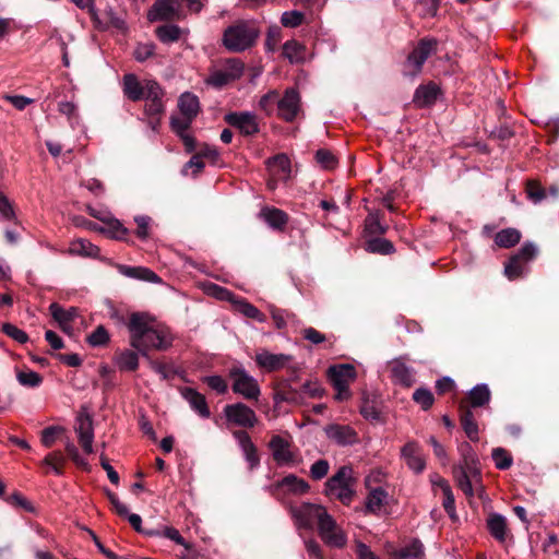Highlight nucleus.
<instances>
[{
  "mask_svg": "<svg viewBox=\"0 0 559 559\" xmlns=\"http://www.w3.org/2000/svg\"><path fill=\"white\" fill-rule=\"evenodd\" d=\"M461 460L453 466V476L457 487L468 498L477 493H484L481 471L477 454L468 442H462L457 447Z\"/></svg>",
  "mask_w": 559,
  "mask_h": 559,
  "instance_id": "obj_2",
  "label": "nucleus"
},
{
  "mask_svg": "<svg viewBox=\"0 0 559 559\" xmlns=\"http://www.w3.org/2000/svg\"><path fill=\"white\" fill-rule=\"evenodd\" d=\"M304 21V13L297 10L286 11L282 14L281 23L285 27H297Z\"/></svg>",
  "mask_w": 559,
  "mask_h": 559,
  "instance_id": "obj_54",
  "label": "nucleus"
},
{
  "mask_svg": "<svg viewBox=\"0 0 559 559\" xmlns=\"http://www.w3.org/2000/svg\"><path fill=\"white\" fill-rule=\"evenodd\" d=\"M393 559H425V549L421 542L414 539L407 545L395 550L392 555Z\"/></svg>",
  "mask_w": 559,
  "mask_h": 559,
  "instance_id": "obj_34",
  "label": "nucleus"
},
{
  "mask_svg": "<svg viewBox=\"0 0 559 559\" xmlns=\"http://www.w3.org/2000/svg\"><path fill=\"white\" fill-rule=\"evenodd\" d=\"M316 159L324 169H333L336 166L335 156L328 150L317 151Z\"/></svg>",
  "mask_w": 559,
  "mask_h": 559,
  "instance_id": "obj_59",
  "label": "nucleus"
},
{
  "mask_svg": "<svg viewBox=\"0 0 559 559\" xmlns=\"http://www.w3.org/2000/svg\"><path fill=\"white\" fill-rule=\"evenodd\" d=\"M537 247L532 242L524 243L521 249L510 258L504 265V275L510 280H516L528 272V263L536 257Z\"/></svg>",
  "mask_w": 559,
  "mask_h": 559,
  "instance_id": "obj_6",
  "label": "nucleus"
},
{
  "mask_svg": "<svg viewBox=\"0 0 559 559\" xmlns=\"http://www.w3.org/2000/svg\"><path fill=\"white\" fill-rule=\"evenodd\" d=\"M487 527L490 535L499 543H504L508 537L507 519L499 513H491L487 519Z\"/></svg>",
  "mask_w": 559,
  "mask_h": 559,
  "instance_id": "obj_30",
  "label": "nucleus"
},
{
  "mask_svg": "<svg viewBox=\"0 0 559 559\" xmlns=\"http://www.w3.org/2000/svg\"><path fill=\"white\" fill-rule=\"evenodd\" d=\"M106 224L108 226L107 229L97 227L96 224L91 222L87 223V227L94 230H99L102 233L107 231L110 235V237L115 239H123L124 236L128 234V229L123 227V225L117 218L108 217Z\"/></svg>",
  "mask_w": 559,
  "mask_h": 559,
  "instance_id": "obj_39",
  "label": "nucleus"
},
{
  "mask_svg": "<svg viewBox=\"0 0 559 559\" xmlns=\"http://www.w3.org/2000/svg\"><path fill=\"white\" fill-rule=\"evenodd\" d=\"M203 290L209 296H212L218 300L229 301L230 304H233L236 298V296L230 290L212 282L204 283Z\"/></svg>",
  "mask_w": 559,
  "mask_h": 559,
  "instance_id": "obj_45",
  "label": "nucleus"
},
{
  "mask_svg": "<svg viewBox=\"0 0 559 559\" xmlns=\"http://www.w3.org/2000/svg\"><path fill=\"white\" fill-rule=\"evenodd\" d=\"M203 381L219 394L226 393L228 389L226 381L221 376H207Z\"/></svg>",
  "mask_w": 559,
  "mask_h": 559,
  "instance_id": "obj_64",
  "label": "nucleus"
},
{
  "mask_svg": "<svg viewBox=\"0 0 559 559\" xmlns=\"http://www.w3.org/2000/svg\"><path fill=\"white\" fill-rule=\"evenodd\" d=\"M179 393L189 404L190 408L202 418H209L211 412L206 403L205 396L192 388H180Z\"/></svg>",
  "mask_w": 559,
  "mask_h": 559,
  "instance_id": "obj_18",
  "label": "nucleus"
},
{
  "mask_svg": "<svg viewBox=\"0 0 559 559\" xmlns=\"http://www.w3.org/2000/svg\"><path fill=\"white\" fill-rule=\"evenodd\" d=\"M114 361L120 371H135L139 367V354L132 349H123L116 354Z\"/></svg>",
  "mask_w": 559,
  "mask_h": 559,
  "instance_id": "obj_35",
  "label": "nucleus"
},
{
  "mask_svg": "<svg viewBox=\"0 0 559 559\" xmlns=\"http://www.w3.org/2000/svg\"><path fill=\"white\" fill-rule=\"evenodd\" d=\"M388 502V492L382 487L373 488L366 498V513L379 514Z\"/></svg>",
  "mask_w": 559,
  "mask_h": 559,
  "instance_id": "obj_31",
  "label": "nucleus"
},
{
  "mask_svg": "<svg viewBox=\"0 0 559 559\" xmlns=\"http://www.w3.org/2000/svg\"><path fill=\"white\" fill-rule=\"evenodd\" d=\"M233 305L239 313L249 319H253L261 323L266 321V317L255 306L243 298L236 297Z\"/></svg>",
  "mask_w": 559,
  "mask_h": 559,
  "instance_id": "obj_36",
  "label": "nucleus"
},
{
  "mask_svg": "<svg viewBox=\"0 0 559 559\" xmlns=\"http://www.w3.org/2000/svg\"><path fill=\"white\" fill-rule=\"evenodd\" d=\"M276 102H278V93L276 91H270L260 98L259 108L264 112L270 114Z\"/></svg>",
  "mask_w": 559,
  "mask_h": 559,
  "instance_id": "obj_61",
  "label": "nucleus"
},
{
  "mask_svg": "<svg viewBox=\"0 0 559 559\" xmlns=\"http://www.w3.org/2000/svg\"><path fill=\"white\" fill-rule=\"evenodd\" d=\"M440 488L442 489L444 499H443V508L450 516L455 515V500L452 489L449 483L444 479H440Z\"/></svg>",
  "mask_w": 559,
  "mask_h": 559,
  "instance_id": "obj_49",
  "label": "nucleus"
},
{
  "mask_svg": "<svg viewBox=\"0 0 559 559\" xmlns=\"http://www.w3.org/2000/svg\"><path fill=\"white\" fill-rule=\"evenodd\" d=\"M229 377L233 380L234 393L241 395L246 400H258L261 390L257 379L250 376L242 367H233L229 370Z\"/></svg>",
  "mask_w": 559,
  "mask_h": 559,
  "instance_id": "obj_8",
  "label": "nucleus"
},
{
  "mask_svg": "<svg viewBox=\"0 0 559 559\" xmlns=\"http://www.w3.org/2000/svg\"><path fill=\"white\" fill-rule=\"evenodd\" d=\"M461 425H462V428H463L466 437L471 441H473V442L478 441V439H479L478 425L475 421L473 412L469 408L462 411Z\"/></svg>",
  "mask_w": 559,
  "mask_h": 559,
  "instance_id": "obj_40",
  "label": "nucleus"
},
{
  "mask_svg": "<svg viewBox=\"0 0 559 559\" xmlns=\"http://www.w3.org/2000/svg\"><path fill=\"white\" fill-rule=\"evenodd\" d=\"M224 415L227 421L243 428H252L258 421L254 411L241 402L226 405Z\"/></svg>",
  "mask_w": 559,
  "mask_h": 559,
  "instance_id": "obj_10",
  "label": "nucleus"
},
{
  "mask_svg": "<svg viewBox=\"0 0 559 559\" xmlns=\"http://www.w3.org/2000/svg\"><path fill=\"white\" fill-rule=\"evenodd\" d=\"M328 376L332 385L350 383L356 378V370L349 364L335 365L329 368Z\"/></svg>",
  "mask_w": 559,
  "mask_h": 559,
  "instance_id": "obj_29",
  "label": "nucleus"
},
{
  "mask_svg": "<svg viewBox=\"0 0 559 559\" xmlns=\"http://www.w3.org/2000/svg\"><path fill=\"white\" fill-rule=\"evenodd\" d=\"M413 400L415 403L421 406L424 411L429 409L435 402L433 394L427 388H418L413 393Z\"/></svg>",
  "mask_w": 559,
  "mask_h": 559,
  "instance_id": "obj_50",
  "label": "nucleus"
},
{
  "mask_svg": "<svg viewBox=\"0 0 559 559\" xmlns=\"http://www.w3.org/2000/svg\"><path fill=\"white\" fill-rule=\"evenodd\" d=\"M0 218L2 221H16L15 212L10 200L0 191Z\"/></svg>",
  "mask_w": 559,
  "mask_h": 559,
  "instance_id": "obj_56",
  "label": "nucleus"
},
{
  "mask_svg": "<svg viewBox=\"0 0 559 559\" xmlns=\"http://www.w3.org/2000/svg\"><path fill=\"white\" fill-rule=\"evenodd\" d=\"M63 429L59 426H49L45 428L41 432V442L46 448H50L57 439V436L62 431Z\"/></svg>",
  "mask_w": 559,
  "mask_h": 559,
  "instance_id": "obj_62",
  "label": "nucleus"
},
{
  "mask_svg": "<svg viewBox=\"0 0 559 559\" xmlns=\"http://www.w3.org/2000/svg\"><path fill=\"white\" fill-rule=\"evenodd\" d=\"M122 90L130 100H141L146 95V81L142 84L134 74H126L122 80Z\"/></svg>",
  "mask_w": 559,
  "mask_h": 559,
  "instance_id": "obj_24",
  "label": "nucleus"
},
{
  "mask_svg": "<svg viewBox=\"0 0 559 559\" xmlns=\"http://www.w3.org/2000/svg\"><path fill=\"white\" fill-rule=\"evenodd\" d=\"M16 379L21 385L27 388H37L43 382L41 376L33 370L17 372Z\"/></svg>",
  "mask_w": 559,
  "mask_h": 559,
  "instance_id": "obj_48",
  "label": "nucleus"
},
{
  "mask_svg": "<svg viewBox=\"0 0 559 559\" xmlns=\"http://www.w3.org/2000/svg\"><path fill=\"white\" fill-rule=\"evenodd\" d=\"M155 52V45L153 43L139 44L133 52L136 61L144 62L151 58Z\"/></svg>",
  "mask_w": 559,
  "mask_h": 559,
  "instance_id": "obj_57",
  "label": "nucleus"
},
{
  "mask_svg": "<svg viewBox=\"0 0 559 559\" xmlns=\"http://www.w3.org/2000/svg\"><path fill=\"white\" fill-rule=\"evenodd\" d=\"M401 459L415 474H420L426 467V461L420 453V447L416 441H408L401 449Z\"/></svg>",
  "mask_w": 559,
  "mask_h": 559,
  "instance_id": "obj_17",
  "label": "nucleus"
},
{
  "mask_svg": "<svg viewBox=\"0 0 559 559\" xmlns=\"http://www.w3.org/2000/svg\"><path fill=\"white\" fill-rule=\"evenodd\" d=\"M69 251L71 254L95 258L99 253V248L91 241L80 238L71 242Z\"/></svg>",
  "mask_w": 559,
  "mask_h": 559,
  "instance_id": "obj_38",
  "label": "nucleus"
},
{
  "mask_svg": "<svg viewBox=\"0 0 559 559\" xmlns=\"http://www.w3.org/2000/svg\"><path fill=\"white\" fill-rule=\"evenodd\" d=\"M130 332V346L153 347L157 350H166L173 344V338L166 328L154 324L145 313H132L128 323Z\"/></svg>",
  "mask_w": 559,
  "mask_h": 559,
  "instance_id": "obj_1",
  "label": "nucleus"
},
{
  "mask_svg": "<svg viewBox=\"0 0 559 559\" xmlns=\"http://www.w3.org/2000/svg\"><path fill=\"white\" fill-rule=\"evenodd\" d=\"M163 97L162 86L154 80H146V95L142 98L145 100L144 112L146 116L159 117L164 112Z\"/></svg>",
  "mask_w": 559,
  "mask_h": 559,
  "instance_id": "obj_12",
  "label": "nucleus"
},
{
  "mask_svg": "<svg viewBox=\"0 0 559 559\" xmlns=\"http://www.w3.org/2000/svg\"><path fill=\"white\" fill-rule=\"evenodd\" d=\"M87 342L94 347L104 346L109 342V334L103 325H99L88 335Z\"/></svg>",
  "mask_w": 559,
  "mask_h": 559,
  "instance_id": "obj_52",
  "label": "nucleus"
},
{
  "mask_svg": "<svg viewBox=\"0 0 559 559\" xmlns=\"http://www.w3.org/2000/svg\"><path fill=\"white\" fill-rule=\"evenodd\" d=\"M224 120L237 128L242 135L250 136L260 131L257 115L252 111H233L225 115Z\"/></svg>",
  "mask_w": 559,
  "mask_h": 559,
  "instance_id": "obj_11",
  "label": "nucleus"
},
{
  "mask_svg": "<svg viewBox=\"0 0 559 559\" xmlns=\"http://www.w3.org/2000/svg\"><path fill=\"white\" fill-rule=\"evenodd\" d=\"M49 311L53 320L58 323L59 328L67 334L72 333L71 323L78 317V308L70 307L69 309L62 308L59 304L52 302L49 306Z\"/></svg>",
  "mask_w": 559,
  "mask_h": 559,
  "instance_id": "obj_21",
  "label": "nucleus"
},
{
  "mask_svg": "<svg viewBox=\"0 0 559 559\" xmlns=\"http://www.w3.org/2000/svg\"><path fill=\"white\" fill-rule=\"evenodd\" d=\"M259 217L266 223V225L276 230H282L286 226L288 222V215L276 207L264 206L260 213Z\"/></svg>",
  "mask_w": 559,
  "mask_h": 559,
  "instance_id": "obj_26",
  "label": "nucleus"
},
{
  "mask_svg": "<svg viewBox=\"0 0 559 559\" xmlns=\"http://www.w3.org/2000/svg\"><path fill=\"white\" fill-rule=\"evenodd\" d=\"M321 539L330 547L343 548L347 543V536L330 515L318 528Z\"/></svg>",
  "mask_w": 559,
  "mask_h": 559,
  "instance_id": "obj_14",
  "label": "nucleus"
},
{
  "mask_svg": "<svg viewBox=\"0 0 559 559\" xmlns=\"http://www.w3.org/2000/svg\"><path fill=\"white\" fill-rule=\"evenodd\" d=\"M192 120L193 119L187 118L185 116H182L181 118H179V117H171L170 118V126H171V129L178 135H183L185 133H187V130L190 128V124H191Z\"/></svg>",
  "mask_w": 559,
  "mask_h": 559,
  "instance_id": "obj_63",
  "label": "nucleus"
},
{
  "mask_svg": "<svg viewBox=\"0 0 559 559\" xmlns=\"http://www.w3.org/2000/svg\"><path fill=\"white\" fill-rule=\"evenodd\" d=\"M283 55L290 63H299L305 59V47L295 39L287 40L283 46Z\"/></svg>",
  "mask_w": 559,
  "mask_h": 559,
  "instance_id": "obj_43",
  "label": "nucleus"
},
{
  "mask_svg": "<svg viewBox=\"0 0 559 559\" xmlns=\"http://www.w3.org/2000/svg\"><path fill=\"white\" fill-rule=\"evenodd\" d=\"M330 469V464L326 460H318L310 467V476L314 480L324 478Z\"/></svg>",
  "mask_w": 559,
  "mask_h": 559,
  "instance_id": "obj_58",
  "label": "nucleus"
},
{
  "mask_svg": "<svg viewBox=\"0 0 559 559\" xmlns=\"http://www.w3.org/2000/svg\"><path fill=\"white\" fill-rule=\"evenodd\" d=\"M521 239V234L515 228H506L497 233L495 242L501 248H510L516 245Z\"/></svg>",
  "mask_w": 559,
  "mask_h": 559,
  "instance_id": "obj_44",
  "label": "nucleus"
},
{
  "mask_svg": "<svg viewBox=\"0 0 559 559\" xmlns=\"http://www.w3.org/2000/svg\"><path fill=\"white\" fill-rule=\"evenodd\" d=\"M278 488H285L293 493H305L309 490V485L306 480L298 478L294 474L285 476L277 483Z\"/></svg>",
  "mask_w": 559,
  "mask_h": 559,
  "instance_id": "obj_41",
  "label": "nucleus"
},
{
  "mask_svg": "<svg viewBox=\"0 0 559 559\" xmlns=\"http://www.w3.org/2000/svg\"><path fill=\"white\" fill-rule=\"evenodd\" d=\"M245 71V63L239 58H228L211 70L205 83L222 88L230 82L239 80Z\"/></svg>",
  "mask_w": 559,
  "mask_h": 559,
  "instance_id": "obj_5",
  "label": "nucleus"
},
{
  "mask_svg": "<svg viewBox=\"0 0 559 559\" xmlns=\"http://www.w3.org/2000/svg\"><path fill=\"white\" fill-rule=\"evenodd\" d=\"M491 457L498 469H508L512 465V456L502 448H495Z\"/></svg>",
  "mask_w": 559,
  "mask_h": 559,
  "instance_id": "obj_51",
  "label": "nucleus"
},
{
  "mask_svg": "<svg viewBox=\"0 0 559 559\" xmlns=\"http://www.w3.org/2000/svg\"><path fill=\"white\" fill-rule=\"evenodd\" d=\"M271 317L277 329H284L287 324L288 319L293 318L294 316L286 310L272 307Z\"/></svg>",
  "mask_w": 559,
  "mask_h": 559,
  "instance_id": "obj_60",
  "label": "nucleus"
},
{
  "mask_svg": "<svg viewBox=\"0 0 559 559\" xmlns=\"http://www.w3.org/2000/svg\"><path fill=\"white\" fill-rule=\"evenodd\" d=\"M292 360V356L286 354H273L267 350H262L257 354L255 361L261 367L269 371H274L284 368Z\"/></svg>",
  "mask_w": 559,
  "mask_h": 559,
  "instance_id": "obj_23",
  "label": "nucleus"
},
{
  "mask_svg": "<svg viewBox=\"0 0 559 559\" xmlns=\"http://www.w3.org/2000/svg\"><path fill=\"white\" fill-rule=\"evenodd\" d=\"M324 432L331 441L341 447L353 445L358 442L356 430L348 425H328Z\"/></svg>",
  "mask_w": 559,
  "mask_h": 559,
  "instance_id": "obj_16",
  "label": "nucleus"
},
{
  "mask_svg": "<svg viewBox=\"0 0 559 559\" xmlns=\"http://www.w3.org/2000/svg\"><path fill=\"white\" fill-rule=\"evenodd\" d=\"M2 331L4 334L20 344H25L28 341V335L23 330L11 323H4L2 325Z\"/></svg>",
  "mask_w": 559,
  "mask_h": 559,
  "instance_id": "obj_55",
  "label": "nucleus"
},
{
  "mask_svg": "<svg viewBox=\"0 0 559 559\" xmlns=\"http://www.w3.org/2000/svg\"><path fill=\"white\" fill-rule=\"evenodd\" d=\"M233 437L237 440L245 460L249 464V468H257L260 464V457L258 455L255 445L251 441L250 436L243 430H236L233 432Z\"/></svg>",
  "mask_w": 559,
  "mask_h": 559,
  "instance_id": "obj_20",
  "label": "nucleus"
},
{
  "mask_svg": "<svg viewBox=\"0 0 559 559\" xmlns=\"http://www.w3.org/2000/svg\"><path fill=\"white\" fill-rule=\"evenodd\" d=\"M527 198L535 204L540 203L543 200L547 198V193L544 188L539 186V183L535 181H528L526 186Z\"/></svg>",
  "mask_w": 559,
  "mask_h": 559,
  "instance_id": "obj_53",
  "label": "nucleus"
},
{
  "mask_svg": "<svg viewBox=\"0 0 559 559\" xmlns=\"http://www.w3.org/2000/svg\"><path fill=\"white\" fill-rule=\"evenodd\" d=\"M74 430L79 442L86 454L93 453L94 429L92 417L86 413H81L75 419Z\"/></svg>",
  "mask_w": 559,
  "mask_h": 559,
  "instance_id": "obj_15",
  "label": "nucleus"
},
{
  "mask_svg": "<svg viewBox=\"0 0 559 559\" xmlns=\"http://www.w3.org/2000/svg\"><path fill=\"white\" fill-rule=\"evenodd\" d=\"M439 92L440 90L435 83L420 85L415 91L414 102L420 107L430 106L436 103Z\"/></svg>",
  "mask_w": 559,
  "mask_h": 559,
  "instance_id": "obj_32",
  "label": "nucleus"
},
{
  "mask_svg": "<svg viewBox=\"0 0 559 559\" xmlns=\"http://www.w3.org/2000/svg\"><path fill=\"white\" fill-rule=\"evenodd\" d=\"M391 378L393 383L400 384L402 386H412L415 383V369L411 366H407L401 359H394L391 362Z\"/></svg>",
  "mask_w": 559,
  "mask_h": 559,
  "instance_id": "obj_22",
  "label": "nucleus"
},
{
  "mask_svg": "<svg viewBox=\"0 0 559 559\" xmlns=\"http://www.w3.org/2000/svg\"><path fill=\"white\" fill-rule=\"evenodd\" d=\"M436 45L437 41L435 39H423L419 41L407 58L406 67L409 68L407 74L416 75L420 72L424 63L435 50Z\"/></svg>",
  "mask_w": 559,
  "mask_h": 559,
  "instance_id": "obj_13",
  "label": "nucleus"
},
{
  "mask_svg": "<svg viewBox=\"0 0 559 559\" xmlns=\"http://www.w3.org/2000/svg\"><path fill=\"white\" fill-rule=\"evenodd\" d=\"M260 33L254 22L237 21L224 31L222 43L230 52H242L255 45Z\"/></svg>",
  "mask_w": 559,
  "mask_h": 559,
  "instance_id": "obj_3",
  "label": "nucleus"
},
{
  "mask_svg": "<svg viewBox=\"0 0 559 559\" xmlns=\"http://www.w3.org/2000/svg\"><path fill=\"white\" fill-rule=\"evenodd\" d=\"M355 479L350 466H341L325 483L324 492L329 497L340 500L348 506L355 495Z\"/></svg>",
  "mask_w": 559,
  "mask_h": 559,
  "instance_id": "obj_4",
  "label": "nucleus"
},
{
  "mask_svg": "<svg viewBox=\"0 0 559 559\" xmlns=\"http://www.w3.org/2000/svg\"><path fill=\"white\" fill-rule=\"evenodd\" d=\"M272 455L278 465L294 462V455L289 449V443L280 436H274L270 441Z\"/></svg>",
  "mask_w": 559,
  "mask_h": 559,
  "instance_id": "obj_25",
  "label": "nucleus"
},
{
  "mask_svg": "<svg viewBox=\"0 0 559 559\" xmlns=\"http://www.w3.org/2000/svg\"><path fill=\"white\" fill-rule=\"evenodd\" d=\"M366 250L372 253L390 254L394 251V246L388 239L373 238L366 242Z\"/></svg>",
  "mask_w": 559,
  "mask_h": 559,
  "instance_id": "obj_47",
  "label": "nucleus"
},
{
  "mask_svg": "<svg viewBox=\"0 0 559 559\" xmlns=\"http://www.w3.org/2000/svg\"><path fill=\"white\" fill-rule=\"evenodd\" d=\"M182 29L175 24H164L155 29L156 37L164 44H171L179 40Z\"/></svg>",
  "mask_w": 559,
  "mask_h": 559,
  "instance_id": "obj_42",
  "label": "nucleus"
},
{
  "mask_svg": "<svg viewBox=\"0 0 559 559\" xmlns=\"http://www.w3.org/2000/svg\"><path fill=\"white\" fill-rule=\"evenodd\" d=\"M468 397L471 407H481L490 402L491 393L486 383H480L471 389Z\"/></svg>",
  "mask_w": 559,
  "mask_h": 559,
  "instance_id": "obj_37",
  "label": "nucleus"
},
{
  "mask_svg": "<svg viewBox=\"0 0 559 559\" xmlns=\"http://www.w3.org/2000/svg\"><path fill=\"white\" fill-rule=\"evenodd\" d=\"M183 13L179 0H157L147 12L150 22L181 20Z\"/></svg>",
  "mask_w": 559,
  "mask_h": 559,
  "instance_id": "obj_9",
  "label": "nucleus"
},
{
  "mask_svg": "<svg viewBox=\"0 0 559 559\" xmlns=\"http://www.w3.org/2000/svg\"><path fill=\"white\" fill-rule=\"evenodd\" d=\"M290 512L298 528L307 530L312 528L314 523L318 524L319 528L325 522V518L330 516L323 506L308 502L292 508Z\"/></svg>",
  "mask_w": 559,
  "mask_h": 559,
  "instance_id": "obj_7",
  "label": "nucleus"
},
{
  "mask_svg": "<svg viewBox=\"0 0 559 559\" xmlns=\"http://www.w3.org/2000/svg\"><path fill=\"white\" fill-rule=\"evenodd\" d=\"M266 165L273 176L277 177L278 179L286 181L290 178L292 164L287 155H275L266 160Z\"/></svg>",
  "mask_w": 559,
  "mask_h": 559,
  "instance_id": "obj_27",
  "label": "nucleus"
},
{
  "mask_svg": "<svg viewBox=\"0 0 559 559\" xmlns=\"http://www.w3.org/2000/svg\"><path fill=\"white\" fill-rule=\"evenodd\" d=\"M178 107L182 116L194 119L200 111V102L194 94L185 92L178 99Z\"/></svg>",
  "mask_w": 559,
  "mask_h": 559,
  "instance_id": "obj_33",
  "label": "nucleus"
},
{
  "mask_svg": "<svg viewBox=\"0 0 559 559\" xmlns=\"http://www.w3.org/2000/svg\"><path fill=\"white\" fill-rule=\"evenodd\" d=\"M118 271L120 274L130 277L135 278L144 282L150 283H160V277L153 272L152 270L143 266H128L123 264L118 265Z\"/></svg>",
  "mask_w": 559,
  "mask_h": 559,
  "instance_id": "obj_28",
  "label": "nucleus"
},
{
  "mask_svg": "<svg viewBox=\"0 0 559 559\" xmlns=\"http://www.w3.org/2000/svg\"><path fill=\"white\" fill-rule=\"evenodd\" d=\"M388 230V226L381 223L379 212H371L365 219V231L368 235H382Z\"/></svg>",
  "mask_w": 559,
  "mask_h": 559,
  "instance_id": "obj_46",
  "label": "nucleus"
},
{
  "mask_svg": "<svg viewBox=\"0 0 559 559\" xmlns=\"http://www.w3.org/2000/svg\"><path fill=\"white\" fill-rule=\"evenodd\" d=\"M299 94L296 90H287L284 96L278 99V115L286 121H293L299 110Z\"/></svg>",
  "mask_w": 559,
  "mask_h": 559,
  "instance_id": "obj_19",
  "label": "nucleus"
}]
</instances>
